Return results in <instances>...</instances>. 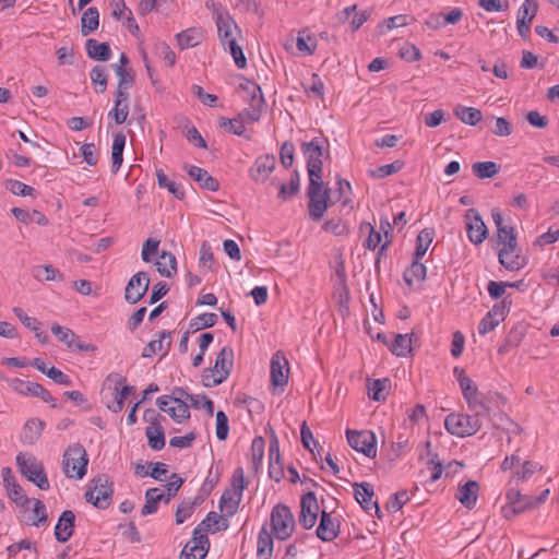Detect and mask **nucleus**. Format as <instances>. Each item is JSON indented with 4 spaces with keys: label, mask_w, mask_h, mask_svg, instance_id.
I'll use <instances>...</instances> for the list:
<instances>
[{
    "label": "nucleus",
    "mask_w": 559,
    "mask_h": 559,
    "mask_svg": "<svg viewBox=\"0 0 559 559\" xmlns=\"http://www.w3.org/2000/svg\"><path fill=\"white\" fill-rule=\"evenodd\" d=\"M329 141L323 136H316L309 142L301 143V151L307 160L309 180L322 179V158L330 157Z\"/></svg>",
    "instance_id": "nucleus-1"
},
{
    "label": "nucleus",
    "mask_w": 559,
    "mask_h": 559,
    "mask_svg": "<svg viewBox=\"0 0 559 559\" xmlns=\"http://www.w3.org/2000/svg\"><path fill=\"white\" fill-rule=\"evenodd\" d=\"M497 230L499 243L503 245L498 252L500 264L509 271H519L523 269L527 263L525 257L515 254L512 260H509V255H511L518 247L514 228L510 225H504Z\"/></svg>",
    "instance_id": "nucleus-2"
},
{
    "label": "nucleus",
    "mask_w": 559,
    "mask_h": 559,
    "mask_svg": "<svg viewBox=\"0 0 559 559\" xmlns=\"http://www.w3.org/2000/svg\"><path fill=\"white\" fill-rule=\"evenodd\" d=\"M234 366V349L224 346L216 356L214 367L206 368L202 372V384L214 388L223 383L230 374Z\"/></svg>",
    "instance_id": "nucleus-3"
},
{
    "label": "nucleus",
    "mask_w": 559,
    "mask_h": 559,
    "mask_svg": "<svg viewBox=\"0 0 559 559\" xmlns=\"http://www.w3.org/2000/svg\"><path fill=\"white\" fill-rule=\"evenodd\" d=\"M322 179L309 180L307 188L308 214L309 217L318 222L320 221L330 205L331 189L323 188Z\"/></svg>",
    "instance_id": "nucleus-4"
},
{
    "label": "nucleus",
    "mask_w": 559,
    "mask_h": 559,
    "mask_svg": "<svg viewBox=\"0 0 559 559\" xmlns=\"http://www.w3.org/2000/svg\"><path fill=\"white\" fill-rule=\"evenodd\" d=\"M88 457L80 443L70 444L63 454L62 469L67 477L82 479L86 474Z\"/></svg>",
    "instance_id": "nucleus-5"
},
{
    "label": "nucleus",
    "mask_w": 559,
    "mask_h": 559,
    "mask_svg": "<svg viewBox=\"0 0 559 559\" xmlns=\"http://www.w3.org/2000/svg\"><path fill=\"white\" fill-rule=\"evenodd\" d=\"M112 495V481L109 480L107 475H98L91 480L84 498L86 502L92 503L95 508L104 510L110 506Z\"/></svg>",
    "instance_id": "nucleus-6"
},
{
    "label": "nucleus",
    "mask_w": 559,
    "mask_h": 559,
    "mask_svg": "<svg viewBox=\"0 0 559 559\" xmlns=\"http://www.w3.org/2000/svg\"><path fill=\"white\" fill-rule=\"evenodd\" d=\"M240 88L250 95V107L242 109L237 118L241 120L242 124L258 122L262 116V109L265 105V99L261 87L249 80H246L239 85Z\"/></svg>",
    "instance_id": "nucleus-7"
},
{
    "label": "nucleus",
    "mask_w": 559,
    "mask_h": 559,
    "mask_svg": "<svg viewBox=\"0 0 559 559\" xmlns=\"http://www.w3.org/2000/svg\"><path fill=\"white\" fill-rule=\"evenodd\" d=\"M16 465L23 476L34 483L39 489L48 490L49 481L44 465L35 456L25 453L16 455Z\"/></svg>",
    "instance_id": "nucleus-8"
},
{
    "label": "nucleus",
    "mask_w": 559,
    "mask_h": 559,
    "mask_svg": "<svg viewBox=\"0 0 559 559\" xmlns=\"http://www.w3.org/2000/svg\"><path fill=\"white\" fill-rule=\"evenodd\" d=\"M480 415L450 414L445 417L444 426L449 433L465 437L473 436L481 428Z\"/></svg>",
    "instance_id": "nucleus-9"
},
{
    "label": "nucleus",
    "mask_w": 559,
    "mask_h": 559,
    "mask_svg": "<svg viewBox=\"0 0 559 559\" xmlns=\"http://www.w3.org/2000/svg\"><path fill=\"white\" fill-rule=\"evenodd\" d=\"M271 527L277 539L286 540L292 536L295 530V519L287 506L278 503L273 508Z\"/></svg>",
    "instance_id": "nucleus-10"
},
{
    "label": "nucleus",
    "mask_w": 559,
    "mask_h": 559,
    "mask_svg": "<svg viewBox=\"0 0 559 559\" xmlns=\"http://www.w3.org/2000/svg\"><path fill=\"white\" fill-rule=\"evenodd\" d=\"M348 444L357 452L365 454L367 457L377 455V438L369 430H346Z\"/></svg>",
    "instance_id": "nucleus-11"
},
{
    "label": "nucleus",
    "mask_w": 559,
    "mask_h": 559,
    "mask_svg": "<svg viewBox=\"0 0 559 559\" xmlns=\"http://www.w3.org/2000/svg\"><path fill=\"white\" fill-rule=\"evenodd\" d=\"M466 233L468 240L474 245H480L487 238L488 229L476 209H468L465 213Z\"/></svg>",
    "instance_id": "nucleus-12"
},
{
    "label": "nucleus",
    "mask_w": 559,
    "mask_h": 559,
    "mask_svg": "<svg viewBox=\"0 0 559 559\" xmlns=\"http://www.w3.org/2000/svg\"><path fill=\"white\" fill-rule=\"evenodd\" d=\"M459 385L462 390V394L466 400L469 409L477 415H485L488 413V407L483 401L478 399V390L474 381L468 376L461 374L459 379Z\"/></svg>",
    "instance_id": "nucleus-13"
},
{
    "label": "nucleus",
    "mask_w": 559,
    "mask_h": 559,
    "mask_svg": "<svg viewBox=\"0 0 559 559\" xmlns=\"http://www.w3.org/2000/svg\"><path fill=\"white\" fill-rule=\"evenodd\" d=\"M150 285V278L146 272L140 271L134 274L128 282L124 290V299L127 302L134 305L140 301L146 294Z\"/></svg>",
    "instance_id": "nucleus-14"
},
{
    "label": "nucleus",
    "mask_w": 559,
    "mask_h": 559,
    "mask_svg": "<svg viewBox=\"0 0 559 559\" xmlns=\"http://www.w3.org/2000/svg\"><path fill=\"white\" fill-rule=\"evenodd\" d=\"M11 386L20 394L39 397L51 407H57L56 399L39 383L14 379L11 381Z\"/></svg>",
    "instance_id": "nucleus-15"
},
{
    "label": "nucleus",
    "mask_w": 559,
    "mask_h": 559,
    "mask_svg": "<svg viewBox=\"0 0 559 559\" xmlns=\"http://www.w3.org/2000/svg\"><path fill=\"white\" fill-rule=\"evenodd\" d=\"M319 512V504L313 491H308L301 497L300 500V515L299 523L305 530H310L314 526Z\"/></svg>",
    "instance_id": "nucleus-16"
},
{
    "label": "nucleus",
    "mask_w": 559,
    "mask_h": 559,
    "mask_svg": "<svg viewBox=\"0 0 559 559\" xmlns=\"http://www.w3.org/2000/svg\"><path fill=\"white\" fill-rule=\"evenodd\" d=\"M271 383L274 386H284L288 382L289 366L286 357L277 352L271 359Z\"/></svg>",
    "instance_id": "nucleus-17"
},
{
    "label": "nucleus",
    "mask_w": 559,
    "mask_h": 559,
    "mask_svg": "<svg viewBox=\"0 0 559 559\" xmlns=\"http://www.w3.org/2000/svg\"><path fill=\"white\" fill-rule=\"evenodd\" d=\"M275 164L274 155L266 154L259 156L249 169L250 178L255 182H264L274 170Z\"/></svg>",
    "instance_id": "nucleus-18"
},
{
    "label": "nucleus",
    "mask_w": 559,
    "mask_h": 559,
    "mask_svg": "<svg viewBox=\"0 0 559 559\" xmlns=\"http://www.w3.org/2000/svg\"><path fill=\"white\" fill-rule=\"evenodd\" d=\"M75 514L71 510L61 513L55 526V537L59 543L68 542L74 532Z\"/></svg>",
    "instance_id": "nucleus-19"
},
{
    "label": "nucleus",
    "mask_w": 559,
    "mask_h": 559,
    "mask_svg": "<svg viewBox=\"0 0 559 559\" xmlns=\"http://www.w3.org/2000/svg\"><path fill=\"white\" fill-rule=\"evenodd\" d=\"M215 23L219 40L226 48V44L229 43V40H236L235 37H233L234 31L240 32V29L229 13L219 14Z\"/></svg>",
    "instance_id": "nucleus-20"
},
{
    "label": "nucleus",
    "mask_w": 559,
    "mask_h": 559,
    "mask_svg": "<svg viewBox=\"0 0 559 559\" xmlns=\"http://www.w3.org/2000/svg\"><path fill=\"white\" fill-rule=\"evenodd\" d=\"M13 312L26 329L35 333V337L39 343L47 344L49 342V335L41 330V322H39L36 318L27 316L19 307L13 308Z\"/></svg>",
    "instance_id": "nucleus-21"
},
{
    "label": "nucleus",
    "mask_w": 559,
    "mask_h": 559,
    "mask_svg": "<svg viewBox=\"0 0 559 559\" xmlns=\"http://www.w3.org/2000/svg\"><path fill=\"white\" fill-rule=\"evenodd\" d=\"M171 346V332L170 331H162L158 333V338L148 342L143 350L142 357L152 358L156 353L165 349L164 355L168 353Z\"/></svg>",
    "instance_id": "nucleus-22"
},
{
    "label": "nucleus",
    "mask_w": 559,
    "mask_h": 559,
    "mask_svg": "<svg viewBox=\"0 0 559 559\" xmlns=\"http://www.w3.org/2000/svg\"><path fill=\"white\" fill-rule=\"evenodd\" d=\"M188 175L197 181L201 188L210 190V191H217L219 188L218 180L214 177H212L207 170L204 168L190 165L186 167Z\"/></svg>",
    "instance_id": "nucleus-23"
},
{
    "label": "nucleus",
    "mask_w": 559,
    "mask_h": 559,
    "mask_svg": "<svg viewBox=\"0 0 559 559\" xmlns=\"http://www.w3.org/2000/svg\"><path fill=\"white\" fill-rule=\"evenodd\" d=\"M479 485L475 480H468L457 489L456 499L467 509L476 506Z\"/></svg>",
    "instance_id": "nucleus-24"
},
{
    "label": "nucleus",
    "mask_w": 559,
    "mask_h": 559,
    "mask_svg": "<svg viewBox=\"0 0 559 559\" xmlns=\"http://www.w3.org/2000/svg\"><path fill=\"white\" fill-rule=\"evenodd\" d=\"M316 533L318 538L323 542H332L338 536V525L326 511H322Z\"/></svg>",
    "instance_id": "nucleus-25"
},
{
    "label": "nucleus",
    "mask_w": 559,
    "mask_h": 559,
    "mask_svg": "<svg viewBox=\"0 0 559 559\" xmlns=\"http://www.w3.org/2000/svg\"><path fill=\"white\" fill-rule=\"evenodd\" d=\"M45 425V421L38 418L28 419L23 427L21 441L24 444H34L41 436Z\"/></svg>",
    "instance_id": "nucleus-26"
},
{
    "label": "nucleus",
    "mask_w": 559,
    "mask_h": 559,
    "mask_svg": "<svg viewBox=\"0 0 559 559\" xmlns=\"http://www.w3.org/2000/svg\"><path fill=\"white\" fill-rule=\"evenodd\" d=\"M145 436L147 438V444L152 450L159 451L165 447L164 428L156 418L155 421H152V425L145 428Z\"/></svg>",
    "instance_id": "nucleus-27"
},
{
    "label": "nucleus",
    "mask_w": 559,
    "mask_h": 559,
    "mask_svg": "<svg viewBox=\"0 0 559 559\" xmlns=\"http://www.w3.org/2000/svg\"><path fill=\"white\" fill-rule=\"evenodd\" d=\"M85 49L88 58L96 61H107L111 57V49L108 43H98L90 38L85 43Z\"/></svg>",
    "instance_id": "nucleus-28"
},
{
    "label": "nucleus",
    "mask_w": 559,
    "mask_h": 559,
    "mask_svg": "<svg viewBox=\"0 0 559 559\" xmlns=\"http://www.w3.org/2000/svg\"><path fill=\"white\" fill-rule=\"evenodd\" d=\"M414 340H416L414 332L409 334H396L394 342L389 346V349L397 357H406L412 353V344Z\"/></svg>",
    "instance_id": "nucleus-29"
},
{
    "label": "nucleus",
    "mask_w": 559,
    "mask_h": 559,
    "mask_svg": "<svg viewBox=\"0 0 559 559\" xmlns=\"http://www.w3.org/2000/svg\"><path fill=\"white\" fill-rule=\"evenodd\" d=\"M355 499L360 504V507L370 513V506L374 502L372 497L374 495L373 486L369 483H355Z\"/></svg>",
    "instance_id": "nucleus-30"
},
{
    "label": "nucleus",
    "mask_w": 559,
    "mask_h": 559,
    "mask_svg": "<svg viewBox=\"0 0 559 559\" xmlns=\"http://www.w3.org/2000/svg\"><path fill=\"white\" fill-rule=\"evenodd\" d=\"M157 271L162 276L173 277L177 272L176 257L168 251H163L156 261Z\"/></svg>",
    "instance_id": "nucleus-31"
},
{
    "label": "nucleus",
    "mask_w": 559,
    "mask_h": 559,
    "mask_svg": "<svg viewBox=\"0 0 559 559\" xmlns=\"http://www.w3.org/2000/svg\"><path fill=\"white\" fill-rule=\"evenodd\" d=\"M273 537L267 532L266 527L263 526L259 532L257 543V557L258 559H271L273 554Z\"/></svg>",
    "instance_id": "nucleus-32"
},
{
    "label": "nucleus",
    "mask_w": 559,
    "mask_h": 559,
    "mask_svg": "<svg viewBox=\"0 0 559 559\" xmlns=\"http://www.w3.org/2000/svg\"><path fill=\"white\" fill-rule=\"evenodd\" d=\"M164 497L165 493L160 492L158 488H148L145 491V503L141 510V514L146 516L156 513L159 502L164 501Z\"/></svg>",
    "instance_id": "nucleus-33"
},
{
    "label": "nucleus",
    "mask_w": 559,
    "mask_h": 559,
    "mask_svg": "<svg viewBox=\"0 0 559 559\" xmlns=\"http://www.w3.org/2000/svg\"><path fill=\"white\" fill-rule=\"evenodd\" d=\"M126 145V135L122 132H118L114 135V142L111 147V169L114 174H117L123 162V148Z\"/></svg>",
    "instance_id": "nucleus-34"
},
{
    "label": "nucleus",
    "mask_w": 559,
    "mask_h": 559,
    "mask_svg": "<svg viewBox=\"0 0 559 559\" xmlns=\"http://www.w3.org/2000/svg\"><path fill=\"white\" fill-rule=\"evenodd\" d=\"M99 26V12L95 7H90L81 17V33L83 36L96 31Z\"/></svg>",
    "instance_id": "nucleus-35"
},
{
    "label": "nucleus",
    "mask_w": 559,
    "mask_h": 559,
    "mask_svg": "<svg viewBox=\"0 0 559 559\" xmlns=\"http://www.w3.org/2000/svg\"><path fill=\"white\" fill-rule=\"evenodd\" d=\"M241 498L236 496L231 489H226L219 499V510L225 511L226 518L233 516L238 510Z\"/></svg>",
    "instance_id": "nucleus-36"
},
{
    "label": "nucleus",
    "mask_w": 559,
    "mask_h": 559,
    "mask_svg": "<svg viewBox=\"0 0 559 559\" xmlns=\"http://www.w3.org/2000/svg\"><path fill=\"white\" fill-rule=\"evenodd\" d=\"M420 260L414 258L412 265L404 272L403 278L408 286L413 285L414 280L423 282L426 278L427 269Z\"/></svg>",
    "instance_id": "nucleus-37"
},
{
    "label": "nucleus",
    "mask_w": 559,
    "mask_h": 559,
    "mask_svg": "<svg viewBox=\"0 0 559 559\" xmlns=\"http://www.w3.org/2000/svg\"><path fill=\"white\" fill-rule=\"evenodd\" d=\"M454 115L465 124L476 126L483 118L481 111L474 107L456 106Z\"/></svg>",
    "instance_id": "nucleus-38"
},
{
    "label": "nucleus",
    "mask_w": 559,
    "mask_h": 559,
    "mask_svg": "<svg viewBox=\"0 0 559 559\" xmlns=\"http://www.w3.org/2000/svg\"><path fill=\"white\" fill-rule=\"evenodd\" d=\"M156 178L158 186L160 188H165L178 200H182L185 198V189L180 183H177L174 180H170L162 169L156 170Z\"/></svg>",
    "instance_id": "nucleus-39"
},
{
    "label": "nucleus",
    "mask_w": 559,
    "mask_h": 559,
    "mask_svg": "<svg viewBox=\"0 0 559 559\" xmlns=\"http://www.w3.org/2000/svg\"><path fill=\"white\" fill-rule=\"evenodd\" d=\"M33 276L38 281H63V274L51 264L38 265L33 270Z\"/></svg>",
    "instance_id": "nucleus-40"
},
{
    "label": "nucleus",
    "mask_w": 559,
    "mask_h": 559,
    "mask_svg": "<svg viewBox=\"0 0 559 559\" xmlns=\"http://www.w3.org/2000/svg\"><path fill=\"white\" fill-rule=\"evenodd\" d=\"M300 190V176L297 170H294L290 177V181L287 185L282 183L280 186L277 198L282 201H287L293 195H296Z\"/></svg>",
    "instance_id": "nucleus-41"
},
{
    "label": "nucleus",
    "mask_w": 559,
    "mask_h": 559,
    "mask_svg": "<svg viewBox=\"0 0 559 559\" xmlns=\"http://www.w3.org/2000/svg\"><path fill=\"white\" fill-rule=\"evenodd\" d=\"M433 234V229L430 228H425L418 234L416 238L414 258L421 259L426 254L430 243L432 242Z\"/></svg>",
    "instance_id": "nucleus-42"
},
{
    "label": "nucleus",
    "mask_w": 559,
    "mask_h": 559,
    "mask_svg": "<svg viewBox=\"0 0 559 559\" xmlns=\"http://www.w3.org/2000/svg\"><path fill=\"white\" fill-rule=\"evenodd\" d=\"M389 386L390 380L388 378L373 380L368 385V396L373 401H384Z\"/></svg>",
    "instance_id": "nucleus-43"
},
{
    "label": "nucleus",
    "mask_w": 559,
    "mask_h": 559,
    "mask_svg": "<svg viewBox=\"0 0 559 559\" xmlns=\"http://www.w3.org/2000/svg\"><path fill=\"white\" fill-rule=\"evenodd\" d=\"M218 126L219 128L226 129L235 135L245 136L247 140H251V136L246 134V127L237 117L233 119L221 117L218 119Z\"/></svg>",
    "instance_id": "nucleus-44"
},
{
    "label": "nucleus",
    "mask_w": 559,
    "mask_h": 559,
    "mask_svg": "<svg viewBox=\"0 0 559 559\" xmlns=\"http://www.w3.org/2000/svg\"><path fill=\"white\" fill-rule=\"evenodd\" d=\"M473 174L479 179L492 178L499 171L495 162H477L472 165Z\"/></svg>",
    "instance_id": "nucleus-45"
},
{
    "label": "nucleus",
    "mask_w": 559,
    "mask_h": 559,
    "mask_svg": "<svg viewBox=\"0 0 559 559\" xmlns=\"http://www.w3.org/2000/svg\"><path fill=\"white\" fill-rule=\"evenodd\" d=\"M175 406H170L167 409V414L178 424L183 423L190 418L189 405L186 401L179 400L174 401Z\"/></svg>",
    "instance_id": "nucleus-46"
},
{
    "label": "nucleus",
    "mask_w": 559,
    "mask_h": 559,
    "mask_svg": "<svg viewBox=\"0 0 559 559\" xmlns=\"http://www.w3.org/2000/svg\"><path fill=\"white\" fill-rule=\"evenodd\" d=\"M360 231L368 233V238L365 242V248L368 250H374L382 240V235L379 230H376L372 224L364 222L360 224Z\"/></svg>",
    "instance_id": "nucleus-47"
},
{
    "label": "nucleus",
    "mask_w": 559,
    "mask_h": 559,
    "mask_svg": "<svg viewBox=\"0 0 559 559\" xmlns=\"http://www.w3.org/2000/svg\"><path fill=\"white\" fill-rule=\"evenodd\" d=\"M51 332L60 342L66 344L68 348L73 349V342L78 341V335L72 330L53 323L51 325Z\"/></svg>",
    "instance_id": "nucleus-48"
},
{
    "label": "nucleus",
    "mask_w": 559,
    "mask_h": 559,
    "mask_svg": "<svg viewBox=\"0 0 559 559\" xmlns=\"http://www.w3.org/2000/svg\"><path fill=\"white\" fill-rule=\"evenodd\" d=\"M538 12V3L536 0H525L519 8L516 21L532 22Z\"/></svg>",
    "instance_id": "nucleus-49"
},
{
    "label": "nucleus",
    "mask_w": 559,
    "mask_h": 559,
    "mask_svg": "<svg viewBox=\"0 0 559 559\" xmlns=\"http://www.w3.org/2000/svg\"><path fill=\"white\" fill-rule=\"evenodd\" d=\"M209 552V549L201 546L191 544L188 542L182 548L179 559H204Z\"/></svg>",
    "instance_id": "nucleus-50"
},
{
    "label": "nucleus",
    "mask_w": 559,
    "mask_h": 559,
    "mask_svg": "<svg viewBox=\"0 0 559 559\" xmlns=\"http://www.w3.org/2000/svg\"><path fill=\"white\" fill-rule=\"evenodd\" d=\"M176 37L181 49L194 47L199 44V33L194 28L182 31Z\"/></svg>",
    "instance_id": "nucleus-51"
},
{
    "label": "nucleus",
    "mask_w": 559,
    "mask_h": 559,
    "mask_svg": "<svg viewBox=\"0 0 559 559\" xmlns=\"http://www.w3.org/2000/svg\"><path fill=\"white\" fill-rule=\"evenodd\" d=\"M409 500L407 490L395 492L386 502L385 508L389 512L395 513L400 511Z\"/></svg>",
    "instance_id": "nucleus-52"
},
{
    "label": "nucleus",
    "mask_w": 559,
    "mask_h": 559,
    "mask_svg": "<svg viewBox=\"0 0 559 559\" xmlns=\"http://www.w3.org/2000/svg\"><path fill=\"white\" fill-rule=\"evenodd\" d=\"M199 504V501L198 499H195L194 501H182L178 507H177V510H176V523L177 524H182L187 519H189L194 510H195V507Z\"/></svg>",
    "instance_id": "nucleus-53"
},
{
    "label": "nucleus",
    "mask_w": 559,
    "mask_h": 559,
    "mask_svg": "<svg viewBox=\"0 0 559 559\" xmlns=\"http://www.w3.org/2000/svg\"><path fill=\"white\" fill-rule=\"evenodd\" d=\"M91 80L95 85H98L99 88L96 90L97 93H104L107 88L108 75L106 70L102 66H95L91 70Z\"/></svg>",
    "instance_id": "nucleus-54"
},
{
    "label": "nucleus",
    "mask_w": 559,
    "mask_h": 559,
    "mask_svg": "<svg viewBox=\"0 0 559 559\" xmlns=\"http://www.w3.org/2000/svg\"><path fill=\"white\" fill-rule=\"evenodd\" d=\"M264 445L265 441L263 437L258 436L252 440L251 443V456L252 463L255 469L259 468V465L262 463L264 456Z\"/></svg>",
    "instance_id": "nucleus-55"
},
{
    "label": "nucleus",
    "mask_w": 559,
    "mask_h": 559,
    "mask_svg": "<svg viewBox=\"0 0 559 559\" xmlns=\"http://www.w3.org/2000/svg\"><path fill=\"white\" fill-rule=\"evenodd\" d=\"M48 515L46 506L41 500L34 499V508H33V516H32V525L40 526L47 522Z\"/></svg>",
    "instance_id": "nucleus-56"
},
{
    "label": "nucleus",
    "mask_w": 559,
    "mask_h": 559,
    "mask_svg": "<svg viewBox=\"0 0 559 559\" xmlns=\"http://www.w3.org/2000/svg\"><path fill=\"white\" fill-rule=\"evenodd\" d=\"M403 168V163L400 160H395L391 164L382 165L374 170H370V176L376 178H385L393 174H396Z\"/></svg>",
    "instance_id": "nucleus-57"
},
{
    "label": "nucleus",
    "mask_w": 559,
    "mask_h": 559,
    "mask_svg": "<svg viewBox=\"0 0 559 559\" xmlns=\"http://www.w3.org/2000/svg\"><path fill=\"white\" fill-rule=\"evenodd\" d=\"M527 500V502H525L524 504H521V506H511V504H507L502 508V513H503V516L507 519V520H511V519H514L516 515L523 513L524 511L528 510V509H532L533 508V501H532V497H526L525 498Z\"/></svg>",
    "instance_id": "nucleus-58"
},
{
    "label": "nucleus",
    "mask_w": 559,
    "mask_h": 559,
    "mask_svg": "<svg viewBox=\"0 0 559 559\" xmlns=\"http://www.w3.org/2000/svg\"><path fill=\"white\" fill-rule=\"evenodd\" d=\"M228 417L223 411H218L216 413V437L218 440L224 441L228 438Z\"/></svg>",
    "instance_id": "nucleus-59"
},
{
    "label": "nucleus",
    "mask_w": 559,
    "mask_h": 559,
    "mask_svg": "<svg viewBox=\"0 0 559 559\" xmlns=\"http://www.w3.org/2000/svg\"><path fill=\"white\" fill-rule=\"evenodd\" d=\"M226 47H228L237 68L245 69L247 67V59L243 55L242 48L236 43V40H229V43L226 44Z\"/></svg>",
    "instance_id": "nucleus-60"
},
{
    "label": "nucleus",
    "mask_w": 559,
    "mask_h": 559,
    "mask_svg": "<svg viewBox=\"0 0 559 559\" xmlns=\"http://www.w3.org/2000/svg\"><path fill=\"white\" fill-rule=\"evenodd\" d=\"M169 483L166 485L167 493H165L164 502L168 503L174 498L183 484V479L178 474H171Z\"/></svg>",
    "instance_id": "nucleus-61"
},
{
    "label": "nucleus",
    "mask_w": 559,
    "mask_h": 559,
    "mask_svg": "<svg viewBox=\"0 0 559 559\" xmlns=\"http://www.w3.org/2000/svg\"><path fill=\"white\" fill-rule=\"evenodd\" d=\"M8 497L17 506L21 508H25L26 504H28L32 500L26 497L24 493L23 488L17 485L13 486V488H10L7 490Z\"/></svg>",
    "instance_id": "nucleus-62"
},
{
    "label": "nucleus",
    "mask_w": 559,
    "mask_h": 559,
    "mask_svg": "<svg viewBox=\"0 0 559 559\" xmlns=\"http://www.w3.org/2000/svg\"><path fill=\"white\" fill-rule=\"evenodd\" d=\"M7 188L13 194L22 195V197L33 195L35 192V189L32 188L31 186H27V185L23 183L22 181L13 180V179L8 180Z\"/></svg>",
    "instance_id": "nucleus-63"
},
{
    "label": "nucleus",
    "mask_w": 559,
    "mask_h": 559,
    "mask_svg": "<svg viewBox=\"0 0 559 559\" xmlns=\"http://www.w3.org/2000/svg\"><path fill=\"white\" fill-rule=\"evenodd\" d=\"M295 146L292 142L286 141L281 146L280 158L285 168H289L294 163Z\"/></svg>",
    "instance_id": "nucleus-64"
}]
</instances>
